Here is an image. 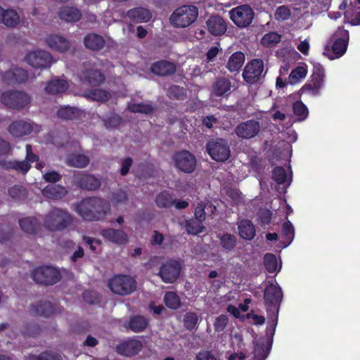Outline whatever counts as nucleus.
<instances>
[{
    "instance_id": "nucleus-1",
    "label": "nucleus",
    "mask_w": 360,
    "mask_h": 360,
    "mask_svg": "<svg viewBox=\"0 0 360 360\" xmlns=\"http://www.w3.org/2000/svg\"><path fill=\"white\" fill-rule=\"evenodd\" d=\"M77 212L85 220H103L110 212V205L105 200L90 198L83 200L78 204Z\"/></svg>"
},
{
    "instance_id": "nucleus-2",
    "label": "nucleus",
    "mask_w": 360,
    "mask_h": 360,
    "mask_svg": "<svg viewBox=\"0 0 360 360\" xmlns=\"http://www.w3.org/2000/svg\"><path fill=\"white\" fill-rule=\"evenodd\" d=\"M349 38L348 31L339 27L326 46L323 54L330 60L342 56L347 51Z\"/></svg>"
},
{
    "instance_id": "nucleus-3",
    "label": "nucleus",
    "mask_w": 360,
    "mask_h": 360,
    "mask_svg": "<svg viewBox=\"0 0 360 360\" xmlns=\"http://www.w3.org/2000/svg\"><path fill=\"white\" fill-rule=\"evenodd\" d=\"M72 222V215L66 210L54 208L44 218V226L50 231H62L68 228Z\"/></svg>"
},
{
    "instance_id": "nucleus-4",
    "label": "nucleus",
    "mask_w": 360,
    "mask_h": 360,
    "mask_svg": "<svg viewBox=\"0 0 360 360\" xmlns=\"http://www.w3.org/2000/svg\"><path fill=\"white\" fill-rule=\"evenodd\" d=\"M198 11L193 6H184L176 8L170 17V21L176 27H186L198 17Z\"/></svg>"
},
{
    "instance_id": "nucleus-5",
    "label": "nucleus",
    "mask_w": 360,
    "mask_h": 360,
    "mask_svg": "<svg viewBox=\"0 0 360 360\" xmlns=\"http://www.w3.org/2000/svg\"><path fill=\"white\" fill-rule=\"evenodd\" d=\"M108 286L112 292L120 295L132 293L136 288L135 280L129 276L117 275L110 280Z\"/></svg>"
},
{
    "instance_id": "nucleus-6",
    "label": "nucleus",
    "mask_w": 360,
    "mask_h": 360,
    "mask_svg": "<svg viewBox=\"0 0 360 360\" xmlns=\"http://www.w3.org/2000/svg\"><path fill=\"white\" fill-rule=\"evenodd\" d=\"M1 101L7 107L20 110L31 102V97L24 91H6L1 94Z\"/></svg>"
},
{
    "instance_id": "nucleus-7",
    "label": "nucleus",
    "mask_w": 360,
    "mask_h": 360,
    "mask_svg": "<svg viewBox=\"0 0 360 360\" xmlns=\"http://www.w3.org/2000/svg\"><path fill=\"white\" fill-rule=\"evenodd\" d=\"M172 160L175 167L184 173L191 174L195 169V157L188 150L176 153L172 157Z\"/></svg>"
},
{
    "instance_id": "nucleus-8",
    "label": "nucleus",
    "mask_w": 360,
    "mask_h": 360,
    "mask_svg": "<svg viewBox=\"0 0 360 360\" xmlns=\"http://www.w3.org/2000/svg\"><path fill=\"white\" fill-rule=\"evenodd\" d=\"M38 160V157L32 153V148L30 145H26V160L23 161L17 160H1L0 165L7 169H15L25 174L30 169V162Z\"/></svg>"
},
{
    "instance_id": "nucleus-9",
    "label": "nucleus",
    "mask_w": 360,
    "mask_h": 360,
    "mask_svg": "<svg viewBox=\"0 0 360 360\" xmlns=\"http://www.w3.org/2000/svg\"><path fill=\"white\" fill-rule=\"evenodd\" d=\"M33 279L38 283L53 285L61 278L59 271L49 266H41L32 272Z\"/></svg>"
},
{
    "instance_id": "nucleus-10",
    "label": "nucleus",
    "mask_w": 360,
    "mask_h": 360,
    "mask_svg": "<svg viewBox=\"0 0 360 360\" xmlns=\"http://www.w3.org/2000/svg\"><path fill=\"white\" fill-rule=\"evenodd\" d=\"M231 19L239 27L249 26L255 16L253 10L248 5H242L231 9L229 12Z\"/></svg>"
},
{
    "instance_id": "nucleus-11",
    "label": "nucleus",
    "mask_w": 360,
    "mask_h": 360,
    "mask_svg": "<svg viewBox=\"0 0 360 360\" xmlns=\"http://www.w3.org/2000/svg\"><path fill=\"white\" fill-rule=\"evenodd\" d=\"M206 148L210 157L218 162L226 160L230 155L229 146L222 139H217L209 141Z\"/></svg>"
},
{
    "instance_id": "nucleus-12",
    "label": "nucleus",
    "mask_w": 360,
    "mask_h": 360,
    "mask_svg": "<svg viewBox=\"0 0 360 360\" xmlns=\"http://www.w3.org/2000/svg\"><path fill=\"white\" fill-rule=\"evenodd\" d=\"M25 59L30 65L34 68H46L50 67L53 63L52 55L42 49H37L29 52Z\"/></svg>"
},
{
    "instance_id": "nucleus-13",
    "label": "nucleus",
    "mask_w": 360,
    "mask_h": 360,
    "mask_svg": "<svg viewBox=\"0 0 360 360\" xmlns=\"http://www.w3.org/2000/svg\"><path fill=\"white\" fill-rule=\"evenodd\" d=\"M264 75V63L260 59H255L249 62L243 72V79L250 84L257 83Z\"/></svg>"
},
{
    "instance_id": "nucleus-14",
    "label": "nucleus",
    "mask_w": 360,
    "mask_h": 360,
    "mask_svg": "<svg viewBox=\"0 0 360 360\" xmlns=\"http://www.w3.org/2000/svg\"><path fill=\"white\" fill-rule=\"evenodd\" d=\"M264 297L266 304L269 307L268 310H271L273 314L277 312L283 297L279 286L273 283L267 285L264 290Z\"/></svg>"
},
{
    "instance_id": "nucleus-15",
    "label": "nucleus",
    "mask_w": 360,
    "mask_h": 360,
    "mask_svg": "<svg viewBox=\"0 0 360 360\" xmlns=\"http://www.w3.org/2000/svg\"><path fill=\"white\" fill-rule=\"evenodd\" d=\"M45 43L54 51L64 53L70 49V41L64 36L58 34H51L46 37Z\"/></svg>"
},
{
    "instance_id": "nucleus-16",
    "label": "nucleus",
    "mask_w": 360,
    "mask_h": 360,
    "mask_svg": "<svg viewBox=\"0 0 360 360\" xmlns=\"http://www.w3.org/2000/svg\"><path fill=\"white\" fill-rule=\"evenodd\" d=\"M260 131V124L255 120H248L238 124L235 129L236 135L242 139L255 137Z\"/></svg>"
},
{
    "instance_id": "nucleus-17",
    "label": "nucleus",
    "mask_w": 360,
    "mask_h": 360,
    "mask_svg": "<svg viewBox=\"0 0 360 360\" xmlns=\"http://www.w3.org/2000/svg\"><path fill=\"white\" fill-rule=\"evenodd\" d=\"M180 274V265L175 261H169L164 264L160 270L159 275L167 283L175 281Z\"/></svg>"
},
{
    "instance_id": "nucleus-18",
    "label": "nucleus",
    "mask_w": 360,
    "mask_h": 360,
    "mask_svg": "<svg viewBox=\"0 0 360 360\" xmlns=\"http://www.w3.org/2000/svg\"><path fill=\"white\" fill-rule=\"evenodd\" d=\"M74 181L77 186L86 190H96L101 186L100 180L90 174L78 173L75 175Z\"/></svg>"
},
{
    "instance_id": "nucleus-19",
    "label": "nucleus",
    "mask_w": 360,
    "mask_h": 360,
    "mask_svg": "<svg viewBox=\"0 0 360 360\" xmlns=\"http://www.w3.org/2000/svg\"><path fill=\"white\" fill-rule=\"evenodd\" d=\"M324 77V70L319 65L316 68V71L312 75L311 84H306L303 87V90L308 91L313 95L317 94L323 85Z\"/></svg>"
},
{
    "instance_id": "nucleus-20",
    "label": "nucleus",
    "mask_w": 360,
    "mask_h": 360,
    "mask_svg": "<svg viewBox=\"0 0 360 360\" xmlns=\"http://www.w3.org/2000/svg\"><path fill=\"white\" fill-rule=\"evenodd\" d=\"M142 349V344L137 340H129L120 344L117 347L119 354L131 356L136 354Z\"/></svg>"
},
{
    "instance_id": "nucleus-21",
    "label": "nucleus",
    "mask_w": 360,
    "mask_h": 360,
    "mask_svg": "<svg viewBox=\"0 0 360 360\" xmlns=\"http://www.w3.org/2000/svg\"><path fill=\"white\" fill-rule=\"evenodd\" d=\"M80 81L91 85H100L104 82L105 77L102 73L96 70L87 69L79 75Z\"/></svg>"
},
{
    "instance_id": "nucleus-22",
    "label": "nucleus",
    "mask_w": 360,
    "mask_h": 360,
    "mask_svg": "<svg viewBox=\"0 0 360 360\" xmlns=\"http://www.w3.org/2000/svg\"><path fill=\"white\" fill-rule=\"evenodd\" d=\"M101 235L105 239L116 244H124L128 240L127 233L122 230L115 229H103L101 231Z\"/></svg>"
},
{
    "instance_id": "nucleus-23",
    "label": "nucleus",
    "mask_w": 360,
    "mask_h": 360,
    "mask_svg": "<svg viewBox=\"0 0 360 360\" xmlns=\"http://www.w3.org/2000/svg\"><path fill=\"white\" fill-rule=\"evenodd\" d=\"M32 130L33 126L23 120L13 122L8 127L10 134L15 137L26 136L30 134Z\"/></svg>"
},
{
    "instance_id": "nucleus-24",
    "label": "nucleus",
    "mask_w": 360,
    "mask_h": 360,
    "mask_svg": "<svg viewBox=\"0 0 360 360\" xmlns=\"http://www.w3.org/2000/svg\"><path fill=\"white\" fill-rule=\"evenodd\" d=\"M150 71L158 76H167L174 73L175 65L166 60H160L154 63L150 66Z\"/></svg>"
},
{
    "instance_id": "nucleus-25",
    "label": "nucleus",
    "mask_w": 360,
    "mask_h": 360,
    "mask_svg": "<svg viewBox=\"0 0 360 360\" xmlns=\"http://www.w3.org/2000/svg\"><path fill=\"white\" fill-rule=\"evenodd\" d=\"M207 26L209 32L213 35H221L227 29L226 24L220 16H212L207 21Z\"/></svg>"
},
{
    "instance_id": "nucleus-26",
    "label": "nucleus",
    "mask_w": 360,
    "mask_h": 360,
    "mask_svg": "<svg viewBox=\"0 0 360 360\" xmlns=\"http://www.w3.org/2000/svg\"><path fill=\"white\" fill-rule=\"evenodd\" d=\"M69 88L68 82L64 79L54 78L47 82L45 91L49 94H62Z\"/></svg>"
},
{
    "instance_id": "nucleus-27",
    "label": "nucleus",
    "mask_w": 360,
    "mask_h": 360,
    "mask_svg": "<svg viewBox=\"0 0 360 360\" xmlns=\"http://www.w3.org/2000/svg\"><path fill=\"white\" fill-rule=\"evenodd\" d=\"M84 46L93 51H99L102 49L105 44L103 37L95 33H90L84 38Z\"/></svg>"
},
{
    "instance_id": "nucleus-28",
    "label": "nucleus",
    "mask_w": 360,
    "mask_h": 360,
    "mask_svg": "<svg viewBox=\"0 0 360 360\" xmlns=\"http://www.w3.org/2000/svg\"><path fill=\"white\" fill-rule=\"evenodd\" d=\"M232 87L229 79L221 77L216 80L212 88V93L215 96H222L230 93Z\"/></svg>"
},
{
    "instance_id": "nucleus-29",
    "label": "nucleus",
    "mask_w": 360,
    "mask_h": 360,
    "mask_svg": "<svg viewBox=\"0 0 360 360\" xmlns=\"http://www.w3.org/2000/svg\"><path fill=\"white\" fill-rule=\"evenodd\" d=\"M238 229L240 236L247 240H250L255 236V228L249 220L243 219L238 222Z\"/></svg>"
},
{
    "instance_id": "nucleus-30",
    "label": "nucleus",
    "mask_w": 360,
    "mask_h": 360,
    "mask_svg": "<svg viewBox=\"0 0 360 360\" xmlns=\"http://www.w3.org/2000/svg\"><path fill=\"white\" fill-rule=\"evenodd\" d=\"M43 195L49 198L59 200L63 198L67 194V190L65 187L60 185H49L45 187L42 191Z\"/></svg>"
},
{
    "instance_id": "nucleus-31",
    "label": "nucleus",
    "mask_w": 360,
    "mask_h": 360,
    "mask_svg": "<svg viewBox=\"0 0 360 360\" xmlns=\"http://www.w3.org/2000/svg\"><path fill=\"white\" fill-rule=\"evenodd\" d=\"M128 17L135 22H147L151 18L150 13L146 8L138 7L127 12Z\"/></svg>"
},
{
    "instance_id": "nucleus-32",
    "label": "nucleus",
    "mask_w": 360,
    "mask_h": 360,
    "mask_svg": "<svg viewBox=\"0 0 360 360\" xmlns=\"http://www.w3.org/2000/svg\"><path fill=\"white\" fill-rule=\"evenodd\" d=\"M58 15L61 20L67 22H75L81 18L82 13L77 8L66 6L60 10Z\"/></svg>"
},
{
    "instance_id": "nucleus-33",
    "label": "nucleus",
    "mask_w": 360,
    "mask_h": 360,
    "mask_svg": "<svg viewBox=\"0 0 360 360\" xmlns=\"http://www.w3.org/2000/svg\"><path fill=\"white\" fill-rule=\"evenodd\" d=\"M8 27H15L20 23V17L14 9L4 11L1 22Z\"/></svg>"
},
{
    "instance_id": "nucleus-34",
    "label": "nucleus",
    "mask_w": 360,
    "mask_h": 360,
    "mask_svg": "<svg viewBox=\"0 0 360 360\" xmlns=\"http://www.w3.org/2000/svg\"><path fill=\"white\" fill-rule=\"evenodd\" d=\"M244 62L245 55L240 51H237L233 53L229 58L226 68L231 72L238 71L243 66Z\"/></svg>"
},
{
    "instance_id": "nucleus-35",
    "label": "nucleus",
    "mask_w": 360,
    "mask_h": 360,
    "mask_svg": "<svg viewBox=\"0 0 360 360\" xmlns=\"http://www.w3.org/2000/svg\"><path fill=\"white\" fill-rule=\"evenodd\" d=\"M89 162L90 159L88 156L81 154H72L66 159L68 165L77 168L86 167Z\"/></svg>"
},
{
    "instance_id": "nucleus-36",
    "label": "nucleus",
    "mask_w": 360,
    "mask_h": 360,
    "mask_svg": "<svg viewBox=\"0 0 360 360\" xmlns=\"http://www.w3.org/2000/svg\"><path fill=\"white\" fill-rule=\"evenodd\" d=\"M82 113L79 109L70 106L62 107L57 112L58 117L65 120L78 118Z\"/></svg>"
},
{
    "instance_id": "nucleus-37",
    "label": "nucleus",
    "mask_w": 360,
    "mask_h": 360,
    "mask_svg": "<svg viewBox=\"0 0 360 360\" xmlns=\"http://www.w3.org/2000/svg\"><path fill=\"white\" fill-rule=\"evenodd\" d=\"M32 311L36 315L49 316L53 313V308L50 302H39L32 307Z\"/></svg>"
},
{
    "instance_id": "nucleus-38",
    "label": "nucleus",
    "mask_w": 360,
    "mask_h": 360,
    "mask_svg": "<svg viewBox=\"0 0 360 360\" xmlns=\"http://www.w3.org/2000/svg\"><path fill=\"white\" fill-rule=\"evenodd\" d=\"M22 230L28 233H34L39 226V223L34 217H25L19 221Z\"/></svg>"
},
{
    "instance_id": "nucleus-39",
    "label": "nucleus",
    "mask_w": 360,
    "mask_h": 360,
    "mask_svg": "<svg viewBox=\"0 0 360 360\" xmlns=\"http://www.w3.org/2000/svg\"><path fill=\"white\" fill-rule=\"evenodd\" d=\"M202 221L197 219H191L185 221L184 226L188 233L197 235L203 232L205 226L202 224Z\"/></svg>"
},
{
    "instance_id": "nucleus-40",
    "label": "nucleus",
    "mask_w": 360,
    "mask_h": 360,
    "mask_svg": "<svg viewBox=\"0 0 360 360\" xmlns=\"http://www.w3.org/2000/svg\"><path fill=\"white\" fill-rule=\"evenodd\" d=\"M148 325V321L145 317L136 316L130 319L129 327L132 331L139 333L146 329Z\"/></svg>"
},
{
    "instance_id": "nucleus-41",
    "label": "nucleus",
    "mask_w": 360,
    "mask_h": 360,
    "mask_svg": "<svg viewBox=\"0 0 360 360\" xmlns=\"http://www.w3.org/2000/svg\"><path fill=\"white\" fill-rule=\"evenodd\" d=\"M307 74V70L304 66H298L291 71L288 79L291 84L300 82L302 79L305 78Z\"/></svg>"
},
{
    "instance_id": "nucleus-42",
    "label": "nucleus",
    "mask_w": 360,
    "mask_h": 360,
    "mask_svg": "<svg viewBox=\"0 0 360 360\" xmlns=\"http://www.w3.org/2000/svg\"><path fill=\"white\" fill-rule=\"evenodd\" d=\"M85 97L96 101H106L110 98V94L103 89H95L84 94Z\"/></svg>"
},
{
    "instance_id": "nucleus-43",
    "label": "nucleus",
    "mask_w": 360,
    "mask_h": 360,
    "mask_svg": "<svg viewBox=\"0 0 360 360\" xmlns=\"http://www.w3.org/2000/svg\"><path fill=\"white\" fill-rule=\"evenodd\" d=\"M164 302L171 309H176L181 304L179 297L174 292H167L165 293Z\"/></svg>"
},
{
    "instance_id": "nucleus-44",
    "label": "nucleus",
    "mask_w": 360,
    "mask_h": 360,
    "mask_svg": "<svg viewBox=\"0 0 360 360\" xmlns=\"http://www.w3.org/2000/svg\"><path fill=\"white\" fill-rule=\"evenodd\" d=\"M155 202L159 207H169L173 205L174 200L169 193L162 192L157 195Z\"/></svg>"
},
{
    "instance_id": "nucleus-45",
    "label": "nucleus",
    "mask_w": 360,
    "mask_h": 360,
    "mask_svg": "<svg viewBox=\"0 0 360 360\" xmlns=\"http://www.w3.org/2000/svg\"><path fill=\"white\" fill-rule=\"evenodd\" d=\"M128 109L131 112H140L144 114H149L153 110V108L150 104L144 103L129 104Z\"/></svg>"
},
{
    "instance_id": "nucleus-46",
    "label": "nucleus",
    "mask_w": 360,
    "mask_h": 360,
    "mask_svg": "<svg viewBox=\"0 0 360 360\" xmlns=\"http://www.w3.org/2000/svg\"><path fill=\"white\" fill-rule=\"evenodd\" d=\"M254 360H264L268 354V350L265 348L263 342L257 340L255 342Z\"/></svg>"
},
{
    "instance_id": "nucleus-47",
    "label": "nucleus",
    "mask_w": 360,
    "mask_h": 360,
    "mask_svg": "<svg viewBox=\"0 0 360 360\" xmlns=\"http://www.w3.org/2000/svg\"><path fill=\"white\" fill-rule=\"evenodd\" d=\"M281 41V35L276 32H271L266 34L262 39L261 43L266 46H272Z\"/></svg>"
},
{
    "instance_id": "nucleus-48",
    "label": "nucleus",
    "mask_w": 360,
    "mask_h": 360,
    "mask_svg": "<svg viewBox=\"0 0 360 360\" xmlns=\"http://www.w3.org/2000/svg\"><path fill=\"white\" fill-rule=\"evenodd\" d=\"M264 263L269 272L274 273L277 271V260L273 254L265 255L264 257Z\"/></svg>"
},
{
    "instance_id": "nucleus-49",
    "label": "nucleus",
    "mask_w": 360,
    "mask_h": 360,
    "mask_svg": "<svg viewBox=\"0 0 360 360\" xmlns=\"http://www.w3.org/2000/svg\"><path fill=\"white\" fill-rule=\"evenodd\" d=\"M205 209H211L212 212L213 210H216V207H213L210 203H206L205 205L198 204L195 210V218L203 221L205 219Z\"/></svg>"
},
{
    "instance_id": "nucleus-50",
    "label": "nucleus",
    "mask_w": 360,
    "mask_h": 360,
    "mask_svg": "<svg viewBox=\"0 0 360 360\" xmlns=\"http://www.w3.org/2000/svg\"><path fill=\"white\" fill-rule=\"evenodd\" d=\"M293 112L300 117V120H304L308 115V110L301 101H297L293 104Z\"/></svg>"
},
{
    "instance_id": "nucleus-51",
    "label": "nucleus",
    "mask_w": 360,
    "mask_h": 360,
    "mask_svg": "<svg viewBox=\"0 0 360 360\" xmlns=\"http://www.w3.org/2000/svg\"><path fill=\"white\" fill-rule=\"evenodd\" d=\"M9 195L16 200L24 199L26 196V191L21 186H13L8 190Z\"/></svg>"
},
{
    "instance_id": "nucleus-52",
    "label": "nucleus",
    "mask_w": 360,
    "mask_h": 360,
    "mask_svg": "<svg viewBox=\"0 0 360 360\" xmlns=\"http://www.w3.org/2000/svg\"><path fill=\"white\" fill-rule=\"evenodd\" d=\"M221 243L224 248L231 250L236 245V237L231 234H224L221 237Z\"/></svg>"
},
{
    "instance_id": "nucleus-53",
    "label": "nucleus",
    "mask_w": 360,
    "mask_h": 360,
    "mask_svg": "<svg viewBox=\"0 0 360 360\" xmlns=\"http://www.w3.org/2000/svg\"><path fill=\"white\" fill-rule=\"evenodd\" d=\"M9 75H12L15 77V83L25 82L28 79L27 72L18 68H13V72H10Z\"/></svg>"
},
{
    "instance_id": "nucleus-54",
    "label": "nucleus",
    "mask_w": 360,
    "mask_h": 360,
    "mask_svg": "<svg viewBox=\"0 0 360 360\" xmlns=\"http://www.w3.org/2000/svg\"><path fill=\"white\" fill-rule=\"evenodd\" d=\"M128 200V195L125 191L117 190L112 195L111 201L115 205L125 203Z\"/></svg>"
},
{
    "instance_id": "nucleus-55",
    "label": "nucleus",
    "mask_w": 360,
    "mask_h": 360,
    "mask_svg": "<svg viewBox=\"0 0 360 360\" xmlns=\"http://www.w3.org/2000/svg\"><path fill=\"white\" fill-rule=\"evenodd\" d=\"M291 12L286 6H279L275 12V18L277 20H286L290 18Z\"/></svg>"
},
{
    "instance_id": "nucleus-56",
    "label": "nucleus",
    "mask_w": 360,
    "mask_h": 360,
    "mask_svg": "<svg viewBox=\"0 0 360 360\" xmlns=\"http://www.w3.org/2000/svg\"><path fill=\"white\" fill-rule=\"evenodd\" d=\"M198 318L196 314L193 312L186 313L184 316V321L186 328L191 330L197 324Z\"/></svg>"
},
{
    "instance_id": "nucleus-57",
    "label": "nucleus",
    "mask_w": 360,
    "mask_h": 360,
    "mask_svg": "<svg viewBox=\"0 0 360 360\" xmlns=\"http://www.w3.org/2000/svg\"><path fill=\"white\" fill-rule=\"evenodd\" d=\"M273 179L278 184H283L286 181V172L283 167H276L273 171Z\"/></svg>"
},
{
    "instance_id": "nucleus-58",
    "label": "nucleus",
    "mask_w": 360,
    "mask_h": 360,
    "mask_svg": "<svg viewBox=\"0 0 360 360\" xmlns=\"http://www.w3.org/2000/svg\"><path fill=\"white\" fill-rule=\"evenodd\" d=\"M27 360H61L60 356L53 353L44 352L37 356L35 355H30Z\"/></svg>"
},
{
    "instance_id": "nucleus-59",
    "label": "nucleus",
    "mask_w": 360,
    "mask_h": 360,
    "mask_svg": "<svg viewBox=\"0 0 360 360\" xmlns=\"http://www.w3.org/2000/svg\"><path fill=\"white\" fill-rule=\"evenodd\" d=\"M228 323V318L226 315H220L216 318L214 327L216 331L221 332L224 330Z\"/></svg>"
},
{
    "instance_id": "nucleus-60",
    "label": "nucleus",
    "mask_w": 360,
    "mask_h": 360,
    "mask_svg": "<svg viewBox=\"0 0 360 360\" xmlns=\"http://www.w3.org/2000/svg\"><path fill=\"white\" fill-rule=\"evenodd\" d=\"M282 234L285 236L286 240L290 241L294 237V229L292 224L288 221L285 222L282 226Z\"/></svg>"
},
{
    "instance_id": "nucleus-61",
    "label": "nucleus",
    "mask_w": 360,
    "mask_h": 360,
    "mask_svg": "<svg viewBox=\"0 0 360 360\" xmlns=\"http://www.w3.org/2000/svg\"><path fill=\"white\" fill-rule=\"evenodd\" d=\"M43 177L46 182L51 183H56L61 179V176L55 171L44 174Z\"/></svg>"
},
{
    "instance_id": "nucleus-62",
    "label": "nucleus",
    "mask_w": 360,
    "mask_h": 360,
    "mask_svg": "<svg viewBox=\"0 0 360 360\" xmlns=\"http://www.w3.org/2000/svg\"><path fill=\"white\" fill-rule=\"evenodd\" d=\"M133 160L130 158H127L122 162V167L120 169V173L122 176L126 175L129 170V168L132 165Z\"/></svg>"
},
{
    "instance_id": "nucleus-63",
    "label": "nucleus",
    "mask_w": 360,
    "mask_h": 360,
    "mask_svg": "<svg viewBox=\"0 0 360 360\" xmlns=\"http://www.w3.org/2000/svg\"><path fill=\"white\" fill-rule=\"evenodd\" d=\"M164 240V236L162 233L158 231H154L151 236V244L152 245H161Z\"/></svg>"
},
{
    "instance_id": "nucleus-64",
    "label": "nucleus",
    "mask_w": 360,
    "mask_h": 360,
    "mask_svg": "<svg viewBox=\"0 0 360 360\" xmlns=\"http://www.w3.org/2000/svg\"><path fill=\"white\" fill-rule=\"evenodd\" d=\"M197 360H217V359L210 352H202L198 354Z\"/></svg>"
}]
</instances>
